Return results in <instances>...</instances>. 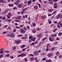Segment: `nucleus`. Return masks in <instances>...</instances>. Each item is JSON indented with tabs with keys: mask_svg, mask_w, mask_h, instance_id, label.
Masks as SVG:
<instances>
[{
	"mask_svg": "<svg viewBox=\"0 0 62 62\" xmlns=\"http://www.w3.org/2000/svg\"><path fill=\"white\" fill-rule=\"evenodd\" d=\"M53 10V9H51L50 10L49 9L48 10V11L49 12H51Z\"/></svg>",
	"mask_w": 62,
	"mask_h": 62,
	"instance_id": "42",
	"label": "nucleus"
},
{
	"mask_svg": "<svg viewBox=\"0 0 62 62\" xmlns=\"http://www.w3.org/2000/svg\"><path fill=\"white\" fill-rule=\"evenodd\" d=\"M25 22L26 23H27V24H29L30 25H31V21H30L29 22L27 21H26Z\"/></svg>",
	"mask_w": 62,
	"mask_h": 62,
	"instance_id": "12",
	"label": "nucleus"
},
{
	"mask_svg": "<svg viewBox=\"0 0 62 62\" xmlns=\"http://www.w3.org/2000/svg\"><path fill=\"white\" fill-rule=\"evenodd\" d=\"M2 19L3 20H6V17L5 16H3Z\"/></svg>",
	"mask_w": 62,
	"mask_h": 62,
	"instance_id": "36",
	"label": "nucleus"
},
{
	"mask_svg": "<svg viewBox=\"0 0 62 62\" xmlns=\"http://www.w3.org/2000/svg\"><path fill=\"white\" fill-rule=\"evenodd\" d=\"M23 29H24V30H27V29H26V27H24L23 28Z\"/></svg>",
	"mask_w": 62,
	"mask_h": 62,
	"instance_id": "58",
	"label": "nucleus"
},
{
	"mask_svg": "<svg viewBox=\"0 0 62 62\" xmlns=\"http://www.w3.org/2000/svg\"><path fill=\"white\" fill-rule=\"evenodd\" d=\"M27 49V48H25L23 49V52H24V51H25L26 50V49Z\"/></svg>",
	"mask_w": 62,
	"mask_h": 62,
	"instance_id": "33",
	"label": "nucleus"
},
{
	"mask_svg": "<svg viewBox=\"0 0 62 62\" xmlns=\"http://www.w3.org/2000/svg\"><path fill=\"white\" fill-rule=\"evenodd\" d=\"M20 32L21 33H25V31L23 29H22L20 30Z\"/></svg>",
	"mask_w": 62,
	"mask_h": 62,
	"instance_id": "11",
	"label": "nucleus"
},
{
	"mask_svg": "<svg viewBox=\"0 0 62 62\" xmlns=\"http://www.w3.org/2000/svg\"><path fill=\"white\" fill-rule=\"evenodd\" d=\"M3 53H4V52H3V51H0V54H2Z\"/></svg>",
	"mask_w": 62,
	"mask_h": 62,
	"instance_id": "46",
	"label": "nucleus"
},
{
	"mask_svg": "<svg viewBox=\"0 0 62 62\" xmlns=\"http://www.w3.org/2000/svg\"><path fill=\"white\" fill-rule=\"evenodd\" d=\"M21 40H18L17 41H15V42L16 44H19L21 43Z\"/></svg>",
	"mask_w": 62,
	"mask_h": 62,
	"instance_id": "3",
	"label": "nucleus"
},
{
	"mask_svg": "<svg viewBox=\"0 0 62 62\" xmlns=\"http://www.w3.org/2000/svg\"><path fill=\"white\" fill-rule=\"evenodd\" d=\"M36 32H37V31H36V29H35L32 30V32L33 33H35Z\"/></svg>",
	"mask_w": 62,
	"mask_h": 62,
	"instance_id": "13",
	"label": "nucleus"
},
{
	"mask_svg": "<svg viewBox=\"0 0 62 62\" xmlns=\"http://www.w3.org/2000/svg\"><path fill=\"white\" fill-rule=\"evenodd\" d=\"M60 15H58L56 17V19H58L60 18Z\"/></svg>",
	"mask_w": 62,
	"mask_h": 62,
	"instance_id": "14",
	"label": "nucleus"
},
{
	"mask_svg": "<svg viewBox=\"0 0 62 62\" xmlns=\"http://www.w3.org/2000/svg\"><path fill=\"white\" fill-rule=\"evenodd\" d=\"M25 56V54L23 55V54L22 53L21 54L18 55L17 57H20V56H22V57H23V56Z\"/></svg>",
	"mask_w": 62,
	"mask_h": 62,
	"instance_id": "4",
	"label": "nucleus"
},
{
	"mask_svg": "<svg viewBox=\"0 0 62 62\" xmlns=\"http://www.w3.org/2000/svg\"><path fill=\"white\" fill-rule=\"evenodd\" d=\"M48 47H47L46 48V51L47 52H48Z\"/></svg>",
	"mask_w": 62,
	"mask_h": 62,
	"instance_id": "61",
	"label": "nucleus"
},
{
	"mask_svg": "<svg viewBox=\"0 0 62 62\" xmlns=\"http://www.w3.org/2000/svg\"><path fill=\"white\" fill-rule=\"evenodd\" d=\"M62 33H59L58 34V36H61L62 35Z\"/></svg>",
	"mask_w": 62,
	"mask_h": 62,
	"instance_id": "34",
	"label": "nucleus"
},
{
	"mask_svg": "<svg viewBox=\"0 0 62 62\" xmlns=\"http://www.w3.org/2000/svg\"><path fill=\"white\" fill-rule=\"evenodd\" d=\"M36 39V38L35 37H34L33 38L31 39L32 41H35V40Z\"/></svg>",
	"mask_w": 62,
	"mask_h": 62,
	"instance_id": "22",
	"label": "nucleus"
},
{
	"mask_svg": "<svg viewBox=\"0 0 62 62\" xmlns=\"http://www.w3.org/2000/svg\"><path fill=\"white\" fill-rule=\"evenodd\" d=\"M48 1H49V2L48 3V4H53V2H52V0H47Z\"/></svg>",
	"mask_w": 62,
	"mask_h": 62,
	"instance_id": "9",
	"label": "nucleus"
},
{
	"mask_svg": "<svg viewBox=\"0 0 62 62\" xmlns=\"http://www.w3.org/2000/svg\"><path fill=\"white\" fill-rule=\"evenodd\" d=\"M18 2L16 1V2H15L14 3V4H15V5H18Z\"/></svg>",
	"mask_w": 62,
	"mask_h": 62,
	"instance_id": "31",
	"label": "nucleus"
},
{
	"mask_svg": "<svg viewBox=\"0 0 62 62\" xmlns=\"http://www.w3.org/2000/svg\"><path fill=\"white\" fill-rule=\"evenodd\" d=\"M4 52L6 53H9V51H4Z\"/></svg>",
	"mask_w": 62,
	"mask_h": 62,
	"instance_id": "43",
	"label": "nucleus"
},
{
	"mask_svg": "<svg viewBox=\"0 0 62 62\" xmlns=\"http://www.w3.org/2000/svg\"><path fill=\"white\" fill-rule=\"evenodd\" d=\"M56 12V11H55L54 12L52 13V15H53V14H54Z\"/></svg>",
	"mask_w": 62,
	"mask_h": 62,
	"instance_id": "51",
	"label": "nucleus"
},
{
	"mask_svg": "<svg viewBox=\"0 0 62 62\" xmlns=\"http://www.w3.org/2000/svg\"><path fill=\"white\" fill-rule=\"evenodd\" d=\"M18 7L19 8H21V7H22V5L21 4H19L18 6Z\"/></svg>",
	"mask_w": 62,
	"mask_h": 62,
	"instance_id": "49",
	"label": "nucleus"
},
{
	"mask_svg": "<svg viewBox=\"0 0 62 62\" xmlns=\"http://www.w3.org/2000/svg\"><path fill=\"white\" fill-rule=\"evenodd\" d=\"M12 20L11 19H7V21H8V22H11V20Z\"/></svg>",
	"mask_w": 62,
	"mask_h": 62,
	"instance_id": "25",
	"label": "nucleus"
},
{
	"mask_svg": "<svg viewBox=\"0 0 62 62\" xmlns=\"http://www.w3.org/2000/svg\"><path fill=\"white\" fill-rule=\"evenodd\" d=\"M21 48H24V47H25V45H23L21 46Z\"/></svg>",
	"mask_w": 62,
	"mask_h": 62,
	"instance_id": "30",
	"label": "nucleus"
},
{
	"mask_svg": "<svg viewBox=\"0 0 62 62\" xmlns=\"http://www.w3.org/2000/svg\"><path fill=\"white\" fill-rule=\"evenodd\" d=\"M48 22L49 24H51L52 23V21H51V20L48 19Z\"/></svg>",
	"mask_w": 62,
	"mask_h": 62,
	"instance_id": "17",
	"label": "nucleus"
},
{
	"mask_svg": "<svg viewBox=\"0 0 62 62\" xmlns=\"http://www.w3.org/2000/svg\"><path fill=\"white\" fill-rule=\"evenodd\" d=\"M35 43H32L31 44V46H33V45H35Z\"/></svg>",
	"mask_w": 62,
	"mask_h": 62,
	"instance_id": "39",
	"label": "nucleus"
},
{
	"mask_svg": "<svg viewBox=\"0 0 62 62\" xmlns=\"http://www.w3.org/2000/svg\"><path fill=\"white\" fill-rule=\"evenodd\" d=\"M34 43L35 44H37V43H38V41H36Z\"/></svg>",
	"mask_w": 62,
	"mask_h": 62,
	"instance_id": "59",
	"label": "nucleus"
},
{
	"mask_svg": "<svg viewBox=\"0 0 62 62\" xmlns=\"http://www.w3.org/2000/svg\"><path fill=\"white\" fill-rule=\"evenodd\" d=\"M17 52L19 53H22V51H21V50H20V51H17Z\"/></svg>",
	"mask_w": 62,
	"mask_h": 62,
	"instance_id": "45",
	"label": "nucleus"
},
{
	"mask_svg": "<svg viewBox=\"0 0 62 62\" xmlns=\"http://www.w3.org/2000/svg\"><path fill=\"white\" fill-rule=\"evenodd\" d=\"M37 4L39 6V8H41V6H40V4H39L38 3H37Z\"/></svg>",
	"mask_w": 62,
	"mask_h": 62,
	"instance_id": "41",
	"label": "nucleus"
},
{
	"mask_svg": "<svg viewBox=\"0 0 62 62\" xmlns=\"http://www.w3.org/2000/svg\"><path fill=\"white\" fill-rule=\"evenodd\" d=\"M10 35L11 37H14V33H11Z\"/></svg>",
	"mask_w": 62,
	"mask_h": 62,
	"instance_id": "19",
	"label": "nucleus"
},
{
	"mask_svg": "<svg viewBox=\"0 0 62 62\" xmlns=\"http://www.w3.org/2000/svg\"><path fill=\"white\" fill-rule=\"evenodd\" d=\"M57 56H55L54 57V59H57Z\"/></svg>",
	"mask_w": 62,
	"mask_h": 62,
	"instance_id": "63",
	"label": "nucleus"
},
{
	"mask_svg": "<svg viewBox=\"0 0 62 62\" xmlns=\"http://www.w3.org/2000/svg\"><path fill=\"white\" fill-rule=\"evenodd\" d=\"M24 60L25 61V62H27V58H25L24 59Z\"/></svg>",
	"mask_w": 62,
	"mask_h": 62,
	"instance_id": "27",
	"label": "nucleus"
},
{
	"mask_svg": "<svg viewBox=\"0 0 62 62\" xmlns=\"http://www.w3.org/2000/svg\"><path fill=\"white\" fill-rule=\"evenodd\" d=\"M7 33V31H4L3 32H2V34L3 35L6 34Z\"/></svg>",
	"mask_w": 62,
	"mask_h": 62,
	"instance_id": "44",
	"label": "nucleus"
},
{
	"mask_svg": "<svg viewBox=\"0 0 62 62\" xmlns=\"http://www.w3.org/2000/svg\"><path fill=\"white\" fill-rule=\"evenodd\" d=\"M34 54L35 56H38L39 55V53L38 52L35 51L33 53Z\"/></svg>",
	"mask_w": 62,
	"mask_h": 62,
	"instance_id": "2",
	"label": "nucleus"
},
{
	"mask_svg": "<svg viewBox=\"0 0 62 62\" xmlns=\"http://www.w3.org/2000/svg\"><path fill=\"white\" fill-rule=\"evenodd\" d=\"M29 55L31 56H33L34 55L32 54H30Z\"/></svg>",
	"mask_w": 62,
	"mask_h": 62,
	"instance_id": "62",
	"label": "nucleus"
},
{
	"mask_svg": "<svg viewBox=\"0 0 62 62\" xmlns=\"http://www.w3.org/2000/svg\"><path fill=\"white\" fill-rule=\"evenodd\" d=\"M40 45H41L39 43V44H38V45H37V47H40Z\"/></svg>",
	"mask_w": 62,
	"mask_h": 62,
	"instance_id": "32",
	"label": "nucleus"
},
{
	"mask_svg": "<svg viewBox=\"0 0 62 62\" xmlns=\"http://www.w3.org/2000/svg\"><path fill=\"white\" fill-rule=\"evenodd\" d=\"M57 33H55L54 35V36L55 37H56V36H57Z\"/></svg>",
	"mask_w": 62,
	"mask_h": 62,
	"instance_id": "37",
	"label": "nucleus"
},
{
	"mask_svg": "<svg viewBox=\"0 0 62 62\" xmlns=\"http://www.w3.org/2000/svg\"><path fill=\"white\" fill-rule=\"evenodd\" d=\"M10 57L11 59H13V56H10Z\"/></svg>",
	"mask_w": 62,
	"mask_h": 62,
	"instance_id": "64",
	"label": "nucleus"
},
{
	"mask_svg": "<svg viewBox=\"0 0 62 62\" xmlns=\"http://www.w3.org/2000/svg\"><path fill=\"white\" fill-rule=\"evenodd\" d=\"M16 49V47L15 46H14L12 47V49L13 50H15Z\"/></svg>",
	"mask_w": 62,
	"mask_h": 62,
	"instance_id": "23",
	"label": "nucleus"
},
{
	"mask_svg": "<svg viewBox=\"0 0 62 62\" xmlns=\"http://www.w3.org/2000/svg\"><path fill=\"white\" fill-rule=\"evenodd\" d=\"M42 33H40L39 34L37 35V37H38V40H39L40 39V38H41V37H42Z\"/></svg>",
	"mask_w": 62,
	"mask_h": 62,
	"instance_id": "1",
	"label": "nucleus"
},
{
	"mask_svg": "<svg viewBox=\"0 0 62 62\" xmlns=\"http://www.w3.org/2000/svg\"><path fill=\"white\" fill-rule=\"evenodd\" d=\"M39 43L41 45V44H43V43H44V41H42L41 42H40Z\"/></svg>",
	"mask_w": 62,
	"mask_h": 62,
	"instance_id": "53",
	"label": "nucleus"
},
{
	"mask_svg": "<svg viewBox=\"0 0 62 62\" xmlns=\"http://www.w3.org/2000/svg\"><path fill=\"white\" fill-rule=\"evenodd\" d=\"M22 17L21 16H19L18 17H17V19L18 20H20L21 19V18Z\"/></svg>",
	"mask_w": 62,
	"mask_h": 62,
	"instance_id": "28",
	"label": "nucleus"
},
{
	"mask_svg": "<svg viewBox=\"0 0 62 62\" xmlns=\"http://www.w3.org/2000/svg\"><path fill=\"white\" fill-rule=\"evenodd\" d=\"M27 3V4H28V5H30V4H31V2L29 0L28 1Z\"/></svg>",
	"mask_w": 62,
	"mask_h": 62,
	"instance_id": "15",
	"label": "nucleus"
},
{
	"mask_svg": "<svg viewBox=\"0 0 62 62\" xmlns=\"http://www.w3.org/2000/svg\"><path fill=\"white\" fill-rule=\"evenodd\" d=\"M46 38H47L46 37L45 38H44L42 39V40L43 41H44V40L45 39H46Z\"/></svg>",
	"mask_w": 62,
	"mask_h": 62,
	"instance_id": "56",
	"label": "nucleus"
},
{
	"mask_svg": "<svg viewBox=\"0 0 62 62\" xmlns=\"http://www.w3.org/2000/svg\"><path fill=\"white\" fill-rule=\"evenodd\" d=\"M23 36V35H18V37H22Z\"/></svg>",
	"mask_w": 62,
	"mask_h": 62,
	"instance_id": "60",
	"label": "nucleus"
},
{
	"mask_svg": "<svg viewBox=\"0 0 62 62\" xmlns=\"http://www.w3.org/2000/svg\"><path fill=\"white\" fill-rule=\"evenodd\" d=\"M6 57H9V55L8 54H7L6 55H5Z\"/></svg>",
	"mask_w": 62,
	"mask_h": 62,
	"instance_id": "50",
	"label": "nucleus"
},
{
	"mask_svg": "<svg viewBox=\"0 0 62 62\" xmlns=\"http://www.w3.org/2000/svg\"><path fill=\"white\" fill-rule=\"evenodd\" d=\"M57 30V29L56 28L54 29L53 31V32H54V33L55 32H56V31Z\"/></svg>",
	"mask_w": 62,
	"mask_h": 62,
	"instance_id": "24",
	"label": "nucleus"
},
{
	"mask_svg": "<svg viewBox=\"0 0 62 62\" xmlns=\"http://www.w3.org/2000/svg\"><path fill=\"white\" fill-rule=\"evenodd\" d=\"M6 3V1L2 0V3Z\"/></svg>",
	"mask_w": 62,
	"mask_h": 62,
	"instance_id": "54",
	"label": "nucleus"
},
{
	"mask_svg": "<svg viewBox=\"0 0 62 62\" xmlns=\"http://www.w3.org/2000/svg\"><path fill=\"white\" fill-rule=\"evenodd\" d=\"M47 56L48 57H51L52 56V53H49L47 54Z\"/></svg>",
	"mask_w": 62,
	"mask_h": 62,
	"instance_id": "7",
	"label": "nucleus"
},
{
	"mask_svg": "<svg viewBox=\"0 0 62 62\" xmlns=\"http://www.w3.org/2000/svg\"><path fill=\"white\" fill-rule=\"evenodd\" d=\"M54 49H55V47H53L52 48L51 50V51H54Z\"/></svg>",
	"mask_w": 62,
	"mask_h": 62,
	"instance_id": "26",
	"label": "nucleus"
},
{
	"mask_svg": "<svg viewBox=\"0 0 62 62\" xmlns=\"http://www.w3.org/2000/svg\"><path fill=\"white\" fill-rule=\"evenodd\" d=\"M54 5L55 6H54V8H57V3H56V2H55L54 3Z\"/></svg>",
	"mask_w": 62,
	"mask_h": 62,
	"instance_id": "5",
	"label": "nucleus"
},
{
	"mask_svg": "<svg viewBox=\"0 0 62 62\" xmlns=\"http://www.w3.org/2000/svg\"><path fill=\"white\" fill-rule=\"evenodd\" d=\"M50 46V44H47L46 47V48H48V47Z\"/></svg>",
	"mask_w": 62,
	"mask_h": 62,
	"instance_id": "20",
	"label": "nucleus"
},
{
	"mask_svg": "<svg viewBox=\"0 0 62 62\" xmlns=\"http://www.w3.org/2000/svg\"><path fill=\"white\" fill-rule=\"evenodd\" d=\"M33 8L35 10H37L38 9V6L37 5H35L33 7Z\"/></svg>",
	"mask_w": 62,
	"mask_h": 62,
	"instance_id": "6",
	"label": "nucleus"
},
{
	"mask_svg": "<svg viewBox=\"0 0 62 62\" xmlns=\"http://www.w3.org/2000/svg\"><path fill=\"white\" fill-rule=\"evenodd\" d=\"M8 5V6H9V7H13V6H14V4H12L11 5V4H9Z\"/></svg>",
	"mask_w": 62,
	"mask_h": 62,
	"instance_id": "21",
	"label": "nucleus"
},
{
	"mask_svg": "<svg viewBox=\"0 0 62 62\" xmlns=\"http://www.w3.org/2000/svg\"><path fill=\"white\" fill-rule=\"evenodd\" d=\"M8 15H9V16H12V15L11 14V12H9L8 14Z\"/></svg>",
	"mask_w": 62,
	"mask_h": 62,
	"instance_id": "18",
	"label": "nucleus"
},
{
	"mask_svg": "<svg viewBox=\"0 0 62 62\" xmlns=\"http://www.w3.org/2000/svg\"><path fill=\"white\" fill-rule=\"evenodd\" d=\"M16 28H17V29H21V27H18V26H16L15 27Z\"/></svg>",
	"mask_w": 62,
	"mask_h": 62,
	"instance_id": "38",
	"label": "nucleus"
},
{
	"mask_svg": "<svg viewBox=\"0 0 62 62\" xmlns=\"http://www.w3.org/2000/svg\"><path fill=\"white\" fill-rule=\"evenodd\" d=\"M59 54V52L58 51L57 52L55 53V54L56 55H58Z\"/></svg>",
	"mask_w": 62,
	"mask_h": 62,
	"instance_id": "29",
	"label": "nucleus"
},
{
	"mask_svg": "<svg viewBox=\"0 0 62 62\" xmlns=\"http://www.w3.org/2000/svg\"><path fill=\"white\" fill-rule=\"evenodd\" d=\"M27 37H22L21 38V39H27Z\"/></svg>",
	"mask_w": 62,
	"mask_h": 62,
	"instance_id": "10",
	"label": "nucleus"
},
{
	"mask_svg": "<svg viewBox=\"0 0 62 62\" xmlns=\"http://www.w3.org/2000/svg\"><path fill=\"white\" fill-rule=\"evenodd\" d=\"M58 1V0H53V2H57Z\"/></svg>",
	"mask_w": 62,
	"mask_h": 62,
	"instance_id": "55",
	"label": "nucleus"
},
{
	"mask_svg": "<svg viewBox=\"0 0 62 62\" xmlns=\"http://www.w3.org/2000/svg\"><path fill=\"white\" fill-rule=\"evenodd\" d=\"M13 9L14 10H15L16 9H17V7H15L13 8Z\"/></svg>",
	"mask_w": 62,
	"mask_h": 62,
	"instance_id": "57",
	"label": "nucleus"
},
{
	"mask_svg": "<svg viewBox=\"0 0 62 62\" xmlns=\"http://www.w3.org/2000/svg\"><path fill=\"white\" fill-rule=\"evenodd\" d=\"M7 17L9 19H10V16L9 15H7Z\"/></svg>",
	"mask_w": 62,
	"mask_h": 62,
	"instance_id": "47",
	"label": "nucleus"
},
{
	"mask_svg": "<svg viewBox=\"0 0 62 62\" xmlns=\"http://www.w3.org/2000/svg\"><path fill=\"white\" fill-rule=\"evenodd\" d=\"M44 53H42L40 54H41V55H44Z\"/></svg>",
	"mask_w": 62,
	"mask_h": 62,
	"instance_id": "48",
	"label": "nucleus"
},
{
	"mask_svg": "<svg viewBox=\"0 0 62 62\" xmlns=\"http://www.w3.org/2000/svg\"><path fill=\"white\" fill-rule=\"evenodd\" d=\"M34 59V57H32L30 59V61H32Z\"/></svg>",
	"mask_w": 62,
	"mask_h": 62,
	"instance_id": "16",
	"label": "nucleus"
},
{
	"mask_svg": "<svg viewBox=\"0 0 62 62\" xmlns=\"http://www.w3.org/2000/svg\"><path fill=\"white\" fill-rule=\"evenodd\" d=\"M40 29H41L39 28V27H38L37 29V31H39V30H40Z\"/></svg>",
	"mask_w": 62,
	"mask_h": 62,
	"instance_id": "40",
	"label": "nucleus"
},
{
	"mask_svg": "<svg viewBox=\"0 0 62 62\" xmlns=\"http://www.w3.org/2000/svg\"><path fill=\"white\" fill-rule=\"evenodd\" d=\"M3 56V54H1L0 55V58H2Z\"/></svg>",
	"mask_w": 62,
	"mask_h": 62,
	"instance_id": "35",
	"label": "nucleus"
},
{
	"mask_svg": "<svg viewBox=\"0 0 62 62\" xmlns=\"http://www.w3.org/2000/svg\"><path fill=\"white\" fill-rule=\"evenodd\" d=\"M27 29H30V27L28 26H27Z\"/></svg>",
	"mask_w": 62,
	"mask_h": 62,
	"instance_id": "52",
	"label": "nucleus"
},
{
	"mask_svg": "<svg viewBox=\"0 0 62 62\" xmlns=\"http://www.w3.org/2000/svg\"><path fill=\"white\" fill-rule=\"evenodd\" d=\"M48 39L50 40V41H54V39L52 38V37H50Z\"/></svg>",
	"mask_w": 62,
	"mask_h": 62,
	"instance_id": "8",
	"label": "nucleus"
}]
</instances>
